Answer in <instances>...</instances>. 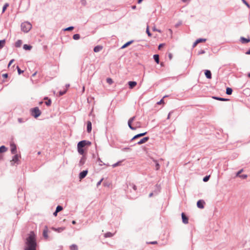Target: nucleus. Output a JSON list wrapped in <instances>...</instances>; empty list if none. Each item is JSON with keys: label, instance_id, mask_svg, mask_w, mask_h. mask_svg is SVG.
Instances as JSON below:
<instances>
[{"label": "nucleus", "instance_id": "58836bf2", "mask_svg": "<svg viewBox=\"0 0 250 250\" xmlns=\"http://www.w3.org/2000/svg\"><path fill=\"white\" fill-rule=\"evenodd\" d=\"M196 41L198 42V43H199V42H205L206 41V39H202V38H200V39H198L196 40Z\"/></svg>", "mask_w": 250, "mask_h": 250}, {"label": "nucleus", "instance_id": "a19ab883", "mask_svg": "<svg viewBox=\"0 0 250 250\" xmlns=\"http://www.w3.org/2000/svg\"><path fill=\"white\" fill-rule=\"evenodd\" d=\"M45 104L47 106H50L51 104V100L50 99L48 100L47 101L45 102Z\"/></svg>", "mask_w": 250, "mask_h": 250}, {"label": "nucleus", "instance_id": "aec40b11", "mask_svg": "<svg viewBox=\"0 0 250 250\" xmlns=\"http://www.w3.org/2000/svg\"><path fill=\"white\" fill-rule=\"evenodd\" d=\"M146 133H147V132H145L144 133H142L137 134L133 137V138L132 139V140H134L139 137H142V136L145 135Z\"/></svg>", "mask_w": 250, "mask_h": 250}, {"label": "nucleus", "instance_id": "f03ea898", "mask_svg": "<svg viewBox=\"0 0 250 250\" xmlns=\"http://www.w3.org/2000/svg\"><path fill=\"white\" fill-rule=\"evenodd\" d=\"M32 24L27 21L22 22L21 24V29L25 33L28 32L32 28Z\"/></svg>", "mask_w": 250, "mask_h": 250}, {"label": "nucleus", "instance_id": "f257e3e1", "mask_svg": "<svg viewBox=\"0 0 250 250\" xmlns=\"http://www.w3.org/2000/svg\"><path fill=\"white\" fill-rule=\"evenodd\" d=\"M37 247L36 235L33 231H31L25 240L24 250H36Z\"/></svg>", "mask_w": 250, "mask_h": 250}, {"label": "nucleus", "instance_id": "774afa93", "mask_svg": "<svg viewBox=\"0 0 250 250\" xmlns=\"http://www.w3.org/2000/svg\"><path fill=\"white\" fill-rule=\"evenodd\" d=\"M131 8L132 9H135L136 8V6L135 5H133Z\"/></svg>", "mask_w": 250, "mask_h": 250}, {"label": "nucleus", "instance_id": "680f3d73", "mask_svg": "<svg viewBox=\"0 0 250 250\" xmlns=\"http://www.w3.org/2000/svg\"><path fill=\"white\" fill-rule=\"evenodd\" d=\"M172 113V111H171L168 114V116H167V119H169L170 118V114Z\"/></svg>", "mask_w": 250, "mask_h": 250}, {"label": "nucleus", "instance_id": "f8f14e48", "mask_svg": "<svg viewBox=\"0 0 250 250\" xmlns=\"http://www.w3.org/2000/svg\"><path fill=\"white\" fill-rule=\"evenodd\" d=\"M149 140L148 137H146L141 139L138 143L137 144L141 145L147 142Z\"/></svg>", "mask_w": 250, "mask_h": 250}, {"label": "nucleus", "instance_id": "2f4dec72", "mask_svg": "<svg viewBox=\"0 0 250 250\" xmlns=\"http://www.w3.org/2000/svg\"><path fill=\"white\" fill-rule=\"evenodd\" d=\"M213 98L215 99L218 100L219 101H226L228 100V99H227L220 98V97H213Z\"/></svg>", "mask_w": 250, "mask_h": 250}, {"label": "nucleus", "instance_id": "c85d7f7f", "mask_svg": "<svg viewBox=\"0 0 250 250\" xmlns=\"http://www.w3.org/2000/svg\"><path fill=\"white\" fill-rule=\"evenodd\" d=\"M232 89L230 87H228L226 89V94L228 95H230L232 94Z\"/></svg>", "mask_w": 250, "mask_h": 250}, {"label": "nucleus", "instance_id": "39448f33", "mask_svg": "<svg viewBox=\"0 0 250 250\" xmlns=\"http://www.w3.org/2000/svg\"><path fill=\"white\" fill-rule=\"evenodd\" d=\"M90 142L86 140H83L78 143L77 145V147L83 148L84 147L87 145H90Z\"/></svg>", "mask_w": 250, "mask_h": 250}, {"label": "nucleus", "instance_id": "79ce46f5", "mask_svg": "<svg viewBox=\"0 0 250 250\" xmlns=\"http://www.w3.org/2000/svg\"><path fill=\"white\" fill-rule=\"evenodd\" d=\"M74 29L73 26H70L64 29V31H70Z\"/></svg>", "mask_w": 250, "mask_h": 250}, {"label": "nucleus", "instance_id": "6e6d98bb", "mask_svg": "<svg viewBox=\"0 0 250 250\" xmlns=\"http://www.w3.org/2000/svg\"><path fill=\"white\" fill-rule=\"evenodd\" d=\"M103 179H102L101 180H100L97 184V186L98 187L100 186L103 181Z\"/></svg>", "mask_w": 250, "mask_h": 250}, {"label": "nucleus", "instance_id": "5701e85b", "mask_svg": "<svg viewBox=\"0 0 250 250\" xmlns=\"http://www.w3.org/2000/svg\"><path fill=\"white\" fill-rule=\"evenodd\" d=\"M21 44L22 41L20 40H19L15 42V46L16 47H20L21 46Z\"/></svg>", "mask_w": 250, "mask_h": 250}, {"label": "nucleus", "instance_id": "bb28decb", "mask_svg": "<svg viewBox=\"0 0 250 250\" xmlns=\"http://www.w3.org/2000/svg\"><path fill=\"white\" fill-rule=\"evenodd\" d=\"M23 48L25 50H30L31 48H32V46L31 45H27V44H24L23 46Z\"/></svg>", "mask_w": 250, "mask_h": 250}, {"label": "nucleus", "instance_id": "c756f323", "mask_svg": "<svg viewBox=\"0 0 250 250\" xmlns=\"http://www.w3.org/2000/svg\"><path fill=\"white\" fill-rule=\"evenodd\" d=\"M133 42V41H129V42H127L126 43H125V44H124L123 45V46L122 47V48H124L126 47L129 45H130Z\"/></svg>", "mask_w": 250, "mask_h": 250}, {"label": "nucleus", "instance_id": "4be33fe9", "mask_svg": "<svg viewBox=\"0 0 250 250\" xmlns=\"http://www.w3.org/2000/svg\"><path fill=\"white\" fill-rule=\"evenodd\" d=\"M153 162L155 164V169H156V170H159L160 169V166L159 164L158 163V161L157 160H153Z\"/></svg>", "mask_w": 250, "mask_h": 250}, {"label": "nucleus", "instance_id": "a878e982", "mask_svg": "<svg viewBox=\"0 0 250 250\" xmlns=\"http://www.w3.org/2000/svg\"><path fill=\"white\" fill-rule=\"evenodd\" d=\"M70 250H78V247L75 244H72L70 246Z\"/></svg>", "mask_w": 250, "mask_h": 250}, {"label": "nucleus", "instance_id": "7c9ffc66", "mask_svg": "<svg viewBox=\"0 0 250 250\" xmlns=\"http://www.w3.org/2000/svg\"><path fill=\"white\" fill-rule=\"evenodd\" d=\"M77 148H78V153L81 155H83L84 153L83 149V148H81V147H77Z\"/></svg>", "mask_w": 250, "mask_h": 250}, {"label": "nucleus", "instance_id": "e2e57ef3", "mask_svg": "<svg viewBox=\"0 0 250 250\" xmlns=\"http://www.w3.org/2000/svg\"><path fill=\"white\" fill-rule=\"evenodd\" d=\"M163 45H164V44H160L158 46V48L160 49L161 48V47H162Z\"/></svg>", "mask_w": 250, "mask_h": 250}, {"label": "nucleus", "instance_id": "a18cd8bd", "mask_svg": "<svg viewBox=\"0 0 250 250\" xmlns=\"http://www.w3.org/2000/svg\"><path fill=\"white\" fill-rule=\"evenodd\" d=\"M17 69H18V72L19 74H21V73L23 72V71L21 70L19 66H17Z\"/></svg>", "mask_w": 250, "mask_h": 250}, {"label": "nucleus", "instance_id": "69168bd1", "mask_svg": "<svg viewBox=\"0 0 250 250\" xmlns=\"http://www.w3.org/2000/svg\"><path fill=\"white\" fill-rule=\"evenodd\" d=\"M184 2H189L190 0H181Z\"/></svg>", "mask_w": 250, "mask_h": 250}, {"label": "nucleus", "instance_id": "cd10ccee", "mask_svg": "<svg viewBox=\"0 0 250 250\" xmlns=\"http://www.w3.org/2000/svg\"><path fill=\"white\" fill-rule=\"evenodd\" d=\"M5 43V40H0V49L2 48Z\"/></svg>", "mask_w": 250, "mask_h": 250}, {"label": "nucleus", "instance_id": "c9c22d12", "mask_svg": "<svg viewBox=\"0 0 250 250\" xmlns=\"http://www.w3.org/2000/svg\"><path fill=\"white\" fill-rule=\"evenodd\" d=\"M9 6V4L7 3H6L2 8V13L4 12L5 10L6 9L7 7Z\"/></svg>", "mask_w": 250, "mask_h": 250}, {"label": "nucleus", "instance_id": "4c0bfd02", "mask_svg": "<svg viewBox=\"0 0 250 250\" xmlns=\"http://www.w3.org/2000/svg\"><path fill=\"white\" fill-rule=\"evenodd\" d=\"M135 125L136 126L134 127H136V128L141 127V123L139 122L135 123Z\"/></svg>", "mask_w": 250, "mask_h": 250}, {"label": "nucleus", "instance_id": "5fc2aeb1", "mask_svg": "<svg viewBox=\"0 0 250 250\" xmlns=\"http://www.w3.org/2000/svg\"><path fill=\"white\" fill-rule=\"evenodd\" d=\"M239 177L242 178L243 179H245L247 177V175L243 174V175H240Z\"/></svg>", "mask_w": 250, "mask_h": 250}, {"label": "nucleus", "instance_id": "de8ad7c7", "mask_svg": "<svg viewBox=\"0 0 250 250\" xmlns=\"http://www.w3.org/2000/svg\"><path fill=\"white\" fill-rule=\"evenodd\" d=\"M164 104V101L163 99H161L159 102L157 103V104Z\"/></svg>", "mask_w": 250, "mask_h": 250}, {"label": "nucleus", "instance_id": "f3484780", "mask_svg": "<svg viewBox=\"0 0 250 250\" xmlns=\"http://www.w3.org/2000/svg\"><path fill=\"white\" fill-rule=\"evenodd\" d=\"M205 74L206 77L208 79H211V72L208 70H206L205 72Z\"/></svg>", "mask_w": 250, "mask_h": 250}, {"label": "nucleus", "instance_id": "13d9d810", "mask_svg": "<svg viewBox=\"0 0 250 250\" xmlns=\"http://www.w3.org/2000/svg\"><path fill=\"white\" fill-rule=\"evenodd\" d=\"M14 61V59H12L9 62V64H8V66H9Z\"/></svg>", "mask_w": 250, "mask_h": 250}, {"label": "nucleus", "instance_id": "72a5a7b5", "mask_svg": "<svg viewBox=\"0 0 250 250\" xmlns=\"http://www.w3.org/2000/svg\"><path fill=\"white\" fill-rule=\"evenodd\" d=\"M106 82L110 84H111L113 83V81L112 80V79L111 78H108L106 79Z\"/></svg>", "mask_w": 250, "mask_h": 250}, {"label": "nucleus", "instance_id": "ea45409f", "mask_svg": "<svg viewBox=\"0 0 250 250\" xmlns=\"http://www.w3.org/2000/svg\"><path fill=\"white\" fill-rule=\"evenodd\" d=\"M62 209V207L61 206H58L56 208V210L57 212H59Z\"/></svg>", "mask_w": 250, "mask_h": 250}, {"label": "nucleus", "instance_id": "dca6fc26", "mask_svg": "<svg viewBox=\"0 0 250 250\" xmlns=\"http://www.w3.org/2000/svg\"><path fill=\"white\" fill-rule=\"evenodd\" d=\"M240 41L242 43H247L250 41V39L249 38H245L244 37H241Z\"/></svg>", "mask_w": 250, "mask_h": 250}, {"label": "nucleus", "instance_id": "f704fd0d", "mask_svg": "<svg viewBox=\"0 0 250 250\" xmlns=\"http://www.w3.org/2000/svg\"><path fill=\"white\" fill-rule=\"evenodd\" d=\"M129 187L132 188L134 190H137V187L133 184H129Z\"/></svg>", "mask_w": 250, "mask_h": 250}, {"label": "nucleus", "instance_id": "9b49d317", "mask_svg": "<svg viewBox=\"0 0 250 250\" xmlns=\"http://www.w3.org/2000/svg\"><path fill=\"white\" fill-rule=\"evenodd\" d=\"M182 218L183 223L187 224L188 223V218L185 215L184 213H182Z\"/></svg>", "mask_w": 250, "mask_h": 250}, {"label": "nucleus", "instance_id": "b1692460", "mask_svg": "<svg viewBox=\"0 0 250 250\" xmlns=\"http://www.w3.org/2000/svg\"><path fill=\"white\" fill-rule=\"evenodd\" d=\"M113 236V234L111 232H107L106 233H105L104 234V237L105 238H107V237H111Z\"/></svg>", "mask_w": 250, "mask_h": 250}, {"label": "nucleus", "instance_id": "4468645a", "mask_svg": "<svg viewBox=\"0 0 250 250\" xmlns=\"http://www.w3.org/2000/svg\"><path fill=\"white\" fill-rule=\"evenodd\" d=\"M92 130V124L90 121H88L87 122V131L89 133Z\"/></svg>", "mask_w": 250, "mask_h": 250}, {"label": "nucleus", "instance_id": "6ab92c4d", "mask_svg": "<svg viewBox=\"0 0 250 250\" xmlns=\"http://www.w3.org/2000/svg\"><path fill=\"white\" fill-rule=\"evenodd\" d=\"M103 49V46L101 45H97L94 48V51L95 52H99Z\"/></svg>", "mask_w": 250, "mask_h": 250}, {"label": "nucleus", "instance_id": "338daca9", "mask_svg": "<svg viewBox=\"0 0 250 250\" xmlns=\"http://www.w3.org/2000/svg\"><path fill=\"white\" fill-rule=\"evenodd\" d=\"M246 54H248V55H250V49L246 53Z\"/></svg>", "mask_w": 250, "mask_h": 250}, {"label": "nucleus", "instance_id": "bf43d9fd", "mask_svg": "<svg viewBox=\"0 0 250 250\" xmlns=\"http://www.w3.org/2000/svg\"><path fill=\"white\" fill-rule=\"evenodd\" d=\"M2 77H4V78H7V77H8V74H6V73H5V74H3L2 75Z\"/></svg>", "mask_w": 250, "mask_h": 250}, {"label": "nucleus", "instance_id": "1a4fd4ad", "mask_svg": "<svg viewBox=\"0 0 250 250\" xmlns=\"http://www.w3.org/2000/svg\"><path fill=\"white\" fill-rule=\"evenodd\" d=\"M48 229L47 226H45L44 227V229L43 231V236L44 237V238H45V239H47L48 238Z\"/></svg>", "mask_w": 250, "mask_h": 250}, {"label": "nucleus", "instance_id": "393cba45", "mask_svg": "<svg viewBox=\"0 0 250 250\" xmlns=\"http://www.w3.org/2000/svg\"><path fill=\"white\" fill-rule=\"evenodd\" d=\"M153 58L157 64L159 63V57L157 54L154 55Z\"/></svg>", "mask_w": 250, "mask_h": 250}, {"label": "nucleus", "instance_id": "603ef678", "mask_svg": "<svg viewBox=\"0 0 250 250\" xmlns=\"http://www.w3.org/2000/svg\"><path fill=\"white\" fill-rule=\"evenodd\" d=\"M243 169H241L240 170H239V171H238L236 173V176H240V173L242 172Z\"/></svg>", "mask_w": 250, "mask_h": 250}, {"label": "nucleus", "instance_id": "423d86ee", "mask_svg": "<svg viewBox=\"0 0 250 250\" xmlns=\"http://www.w3.org/2000/svg\"><path fill=\"white\" fill-rule=\"evenodd\" d=\"M135 118H136L135 116H133V117L130 118L128 121V125L129 127L130 128V129H131V130H133L136 129V127H134V126H133L132 125V123L135 119Z\"/></svg>", "mask_w": 250, "mask_h": 250}, {"label": "nucleus", "instance_id": "052dcab7", "mask_svg": "<svg viewBox=\"0 0 250 250\" xmlns=\"http://www.w3.org/2000/svg\"><path fill=\"white\" fill-rule=\"evenodd\" d=\"M149 244H156L157 243V241H152V242H150L149 243Z\"/></svg>", "mask_w": 250, "mask_h": 250}, {"label": "nucleus", "instance_id": "49530a36", "mask_svg": "<svg viewBox=\"0 0 250 250\" xmlns=\"http://www.w3.org/2000/svg\"><path fill=\"white\" fill-rule=\"evenodd\" d=\"M66 90H64L63 91H61L59 92V95L60 96L63 95V94H64L66 93Z\"/></svg>", "mask_w": 250, "mask_h": 250}, {"label": "nucleus", "instance_id": "0e129e2a", "mask_svg": "<svg viewBox=\"0 0 250 250\" xmlns=\"http://www.w3.org/2000/svg\"><path fill=\"white\" fill-rule=\"evenodd\" d=\"M58 212H57V211L56 210V211L53 213V215H54V216H57Z\"/></svg>", "mask_w": 250, "mask_h": 250}, {"label": "nucleus", "instance_id": "9d476101", "mask_svg": "<svg viewBox=\"0 0 250 250\" xmlns=\"http://www.w3.org/2000/svg\"><path fill=\"white\" fill-rule=\"evenodd\" d=\"M87 173H88L87 170H83V171L81 172L79 174V178L80 179H82L84 178L86 176Z\"/></svg>", "mask_w": 250, "mask_h": 250}, {"label": "nucleus", "instance_id": "3c124183", "mask_svg": "<svg viewBox=\"0 0 250 250\" xmlns=\"http://www.w3.org/2000/svg\"><path fill=\"white\" fill-rule=\"evenodd\" d=\"M244 3H245L248 7H250V6L249 4L245 0H242Z\"/></svg>", "mask_w": 250, "mask_h": 250}, {"label": "nucleus", "instance_id": "473e14b6", "mask_svg": "<svg viewBox=\"0 0 250 250\" xmlns=\"http://www.w3.org/2000/svg\"><path fill=\"white\" fill-rule=\"evenodd\" d=\"M73 38L75 40H78L80 38V36L78 34H76L73 35Z\"/></svg>", "mask_w": 250, "mask_h": 250}, {"label": "nucleus", "instance_id": "864d4df0", "mask_svg": "<svg viewBox=\"0 0 250 250\" xmlns=\"http://www.w3.org/2000/svg\"><path fill=\"white\" fill-rule=\"evenodd\" d=\"M18 121L20 123H22L23 122V119L22 118H18Z\"/></svg>", "mask_w": 250, "mask_h": 250}, {"label": "nucleus", "instance_id": "e433bc0d", "mask_svg": "<svg viewBox=\"0 0 250 250\" xmlns=\"http://www.w3.org/2000/svg\"><path fill=\"white\" fill-rule=\"evenodd\" d=\"M146 32L147 35L149 37H151V34L150 33V32L149 31V27H148V25L147 26V27H146Z\"/></svg>", "mask_w": 250, "mask_h": 250}, {"label": "nucleus", "instance_id": "412c9836", "mask_svg": "<svg viewBox=\"0 0 250 250\" xmlns=\"http://www.w3.org/2000/svg\"><path fill=\"white\" fill-rule=\"evenodd\" d=\"M7 150V148L4 146H2L0 147V153L5 152Z\"/></svg>", "mask_w": 250, "mask_h": 250}, {"label": "nucleus", "instance_id": "2eb2a0df", "mask_svg": "<svg viewBox=\"0 0 250 250\" xmlns=\"http://www.w3.org/2000/svg\"><path fill=\"white\" fill-rule=\"evenodd\" d=\"M51 229L52 230H53L56 232H61L63 230H64L65 228L60 227V228H55L52 227Z\"/></svg>", "mask_w": 250, "mask_h": 250}, {"label": "nucleus", "instance_id": "09e8293b", "mask_svg": "<svg viewBox=\"0 0 250 250\" xmlns=\"http://www.w3.org/2000/svg\"><path fill=\"white\" fill-rule=\"evenodd\" d=\"M119 163H120V162H117L116 163H115V164H113L112 166L113 167H116L117 166H118L119 165Z\"/></svg>", "mask_w": 250, "mask_h": 250}, {"label": "nucleus", "instance_id": "6e6552de", "mask_svg": "<svg viewBox=\"0 0 250 250\" xmlns=\"http://www.w3.org/2000/svg\"><path fill=\"white\" fill-rule=\"evenodd\" d=\"M11 152L13 154H15L17 153V147L15 144H12L10 145Z\"/></svg>", "mask_w": 250, "mask_h": 250}, {"label": "nucleus", "instance_id": "8fccbe9b", "mask_svg": "<svg viewBox=\"0 0 250 250\" xmlns=\"http://www.w3.org/2000/svg\"><path fill=\"white\" fill-rule=\"evenodd\" d=\"M205 53V51L204 50H201L200 51L198 52V54L201 55L202 54H204Z\"/></svg>", "mask_w": 250, "mask_h": 250}, {"label": "nucleus", "instance_id": "a211bd4d", "mask_svg": "<svg viewBox=\"0 0 250 250\" xmlns=\"http://www.w3.org/2000/svg\"><path fill=\"white\" fill-rule=\"evenodd\" d=\"M86 158L84 156H83L79 161V165L83 166L85 162Z\"/></svg>", "mask_w": 250, "mask_h": 250}, {"label": "nucleus", "instance_id": "20e7f679", "mask_svg": "<svg viewBox=\"0 0 250 250\" xmlns=\"http://www.w3.org/2000/svg\"><path fill=\"white\" fill-rule=\"evenodd\" d=\"M21 156L18 154H15L12 157V159L11 161V165H14L15 164H19V159Z\"/></svg>", "mask_w": 250, "mask_h": 250}, {"label": "nucleus", "instance_id": "c03bdc74", "mask_svg": "<svg viewBox=\"0 0 250 250\" xmlns=\"http://www.w3.org/2000/svg\"><path fill=\"white\" fill-rule=\"evenodd\" d=\"M152 30H153V31H157V32H159V33H161V30H159V29H156V28L155 26H154V27H153Z\"/></svg>", "mask_w": 250, "mask_h": 250}, {"label": "nucleus", "instance_id": "0eeeda50", "mask_svg": "<svg viewBox=\"0 0 250 250\" xmlns=\"http://www.w3.org/2000/svg\"><path fill=\"white\" fill-rule=\"evenodd\" d=\"M205 204V202L203 200H199L197 203V206L199 208H204V205Z\"/></svg>", "mask_w": 250, "mask_h": 250}, {"label": "nucleus", "instance_id": "7ed1b4c3", "mask_svg": "<svg viewBox=\"0 0 250 250\" xmlns=\"http://www.w3.org/2000/svg\"><path fill=\"white\" fill-rule=\"evenodd\" d=\"M31 114L34 118H37L41 114V111L38 107H35L30 109Z\"/></svg>", "mask_w": 250, "mask_h": 250}, {"label": "nucleus", "instance_id": "37998d69", "mask_svg": "<svg viewBox=\"0 0 250 250\" xmlns=\"http://www.w3.org/2000/svg\"><path fill=\"white\" fill-rule=\"evenodd\" d=\"M209 178V176H206L203 178L204 182H207Z\"/></svg>", "mask_w": 250, "mask_h": 250}, {"label": "nucleus", "instance_id": "ddd939ff", "mask_svg": "<svg viewBox=\"0 0 250 250\" xmlns=\"http://www.w3.org/2000/svg\"><path fill=\"white\" fill-rule=\"evenodd\" d=\"M128 83L130 89H132L137 85V83L134 81H129Z\"/></svg>", "mask_w": 250, "mask_h": 250}, {"label": "nucleus", "instance_id": "4d7b16f0", "mask_svg": "<svg viewBox=\"0 0 250 250\" xmlns=\"http://www.w3.org/2000/svg\"><path fill=\"white\" fill-rule=\"evenodd\" d=\"M198 43V42L196 41L193 44V47H195Z\"/></svg>", "mask_w": 250, "mask_h": 250}]
</instances>
